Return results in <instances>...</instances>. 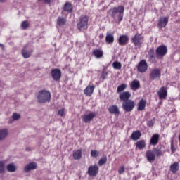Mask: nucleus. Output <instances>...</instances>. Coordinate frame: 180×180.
Wrapping results in <instances>:
<instances>
[{"mask_svg":"<svg viewBox=\"0 0 180 180\" xmlns=\"http://www.w3.org/2000/svg\"><path fill=\"white\" fill-rule=\"evenodd\" d=\"M108 13L112 19H118V23H120V22L123 20L124 6H119L117 7H113L111 9H110Z\"/></svg>","mask_w":180,"mask_h":180,"instance_id":"nucleus-1","label":"nucleus"},{"mask_svg":"<svg viewBox=\"0 0 180 180\" xmlns=\"http://www.w3.org/2000/svg\"><path fill=\"white\" fill-rule=\"evenodd\" d=\"M51 99V93L49 90L43 89L39 91L37 100L39 103H47Z\"/></svg>","mask_w":180,"mask_h":180,"instance_id":"nucleus-2","label":"nucleus"},{"mask_svg":"<svg viewBox=\"0 0 180 180\" xmlns=\"http://www.w3.org/2000/svg\"><path fill=\"white\" fill-rule=\"evenodd\" d=\"M88 16L82 15L79 18L77 22V29L79 30H85L88 29Z\"/></svg>","mask_w":180,"mask_h":180,"instance_id":"nucleus-3","label":"nucleus"},{"mask_svg":"<svg viewBox=\"0 0 180 180\" xmlns=\"http://www.w3.org/2000/svg\"><path fill=\"white\" fill-rule=\"evenodd\" d=\"M136 106V103L133 100H127L122 103V109L124 112H131Z\"/></svg>","mask_w":180,"mask_h":180,"instance_id":"nucleus-4","label":"nucleus"},{"mask_svg":"<svg viewBox=\"0 0 180 180\" xmlns=\"http://www.w3.org/2000/svg\"><path fill=\"white\" fill-rule=\"evenodd\" d=\"M161 78V70L155 68L151 70L149 75V79L150 81H155V79H160Z\"/></svg>","mask_w":180,"mask_h":180,"instance_id":"nucleus-5","label":"nucleus"},{"mask_svg":"<svg viewBox=\"0 0 180 180\" xmlns=\"http://www.w3.org/2000/svg\"><path fill=\"white\" fill-rule=\"evenodd\" d=\"M167 46H160L156 49L155 53H156V58H162L165 54H167Z\"/></svg>","mask_w":180,"mask_h":180,"instance_id":"nucleus-6","label":"nucleus"},{"mask_svg":"<svg viewBox=\"0 0 180 180\" xmlns=\"http://www.w3.org/2000/svg\"><path fill=\"white\" fill-rule=\"evenodd\" d=\"M148 68V65H147V61H146V60H141L137 66V70L141 73L146 72Z\"/></svg>","mask_w":180,"mask_h":180,"instance_id":"nucleus-7","label":"nucleus"},{"mask_svg":"<svg viewBox=\"0 0 180 180\" xmlns=\"http://www.w3.org/2000/svg\"><path fill=\"white\" fill-rule=\"evenodd\" d=\"M141 40H143V36L137 33L131 38V41L134 46H141Z\"/></svg>","mask_w":180,"mask_h":180,"instance_id":"nucleus-8","label":"nucleus"},{"mask_svg":"<svg viewBox=\"0 0 180 180\" xmlns=\"http://www.w3.org/2000/svg\"><path fill=\"white\" fill-rule=\"evenodd\" d=\"M98 172H99V167L96 165H91L88 169V174L90 176H96Z\"/></svg>","mask_w":180,"mask_h":180,"instance_id":"nucleus-9","label":"nucleus"},{"mask_svg":"<svg viewBox=\"0 0 180 180\" xmlns=\"http://www.w3.org/2000/svg\"><path fill=\"white\" fill-rule=\"evenodd\" d=\"M51 75L54 81H60L61 78V70L60 69H53L51 72Z\"/></svg>","mask_w":180,"mask_h":180,"instance_id":"nucleus-10","label":"nucleus"},{"mask_svg":"<svg viewBox=\"0 0 180 180\" xmlns=\"http://www.w3.org/2000/svg\"><path fill=\"white\" fill-rule=\"evenodd\" d=\"M96 116V114L94 112H90L87 115H84L82 116V122L84 123H90L91 120L94 119Z\"/></svg>","mask_w":180,"mask_h":180,"instance_id":"nucleus-11","label":"nucleus"},{"mask_svg":"<svg viewBox=\"0 0 180 180\" xmlns=\"http://www.w3.org/2000/svg\"><path fill=\"white\" fill-rule=\"evenodd\" d=\"M130 96H131V94L129 91H123L119 95V98L120 101H122L123 102H127V101H130Z\"/></svg>","mask_w":180,"mask_h":180,"instance_id":"nucleus-12","label":"nucleus"},{"mask_svg":"<svg viewBox=\"0 0 180 180\" xmlns=\"http://www.w3.org/2000/svg\"><path fill=\"white\" fill-rule=\"evenodd\" d=\"M108 111L111 115H115V116H119V115H120L119 107H117L116 105L110 106L108 108Z\"/></svg>","mask_w":180,"mask_h":180,"instance_id":"nucleus-13","label":"nucleus"},{"mask_svg":"<svg viewBox=\"0 0 180 180\" xmlns=\"http://www.w3.org/2000/svg\"><path fill=\"white\" fill-rule=\"evenodd\" d=\"M146 156L148 162H154L155 161V154L153 150H147Z\"/></svg>","mask_w":180,"mask_h":180,"instance_id":"nucleus-14","label":"nucleus"},{"mask_svg":"<svg viewBox=\"0 0 180 180\" xmlns=\"http://www.w3.org/2000/svg\"><path fill=\"white\" fill-rule=\"evenodd\" d=\"M37 168V163L32 162L25 165L24 167L25 172H29L30 171H33Z\"/></svg>","mask_w":180,"mask_h":180,"instance_id":"nucleus-15","label":"nucleus"},{"mask_svg":"<svg viewBox=\"0 0 180 180\" xmlns=\"http://www.w3.org/2000/svg\"><path fill=\"white\" fill-rule=\"evenodd\" d=\"M160 141V134H154L150 140V146H157L158 144V141Z\"/></svg>","mask_w":180,"mask_h":180,"instance_id":"nucleus-16","label":"nucleus"},{"mask_svg":"<svg viewBox=\"0 0 180 180\" xmlns=\"http://www.w3.org/2000/svg\"><path fill=\"white\" fill-rule=\"evenodd\" d=\"M129 42V37L127 35H121L118 39L120 46H126Z\"/></svg>","mask_w":180,"mask_h":180,"instance_id":"nucleus-17","label":"nucleus"},{"mask_svg":"<svg viewBox=\"0 0 180 180\" xmlns=\"http://www.w3.org/2000/svg\"><path fill=\"white\" fill-rule=\"evenodd\" d=\"M158 25L160 27H165L168 25V17H160Z\"/></svg>","mask_w":180,"mask_h":180,"instance_id":"nucleus-18","label":"nucleus"},{"mask_svg":"<svg viewBox=\"0 0 180 180\" xmlns=\"http://www.w3.org/2000/svg\"><path fill=\"white\" fill-rule=\"evenodd\" d=\"M167 88L164 86L160 88V91H158V96L160 99H165V98H167Z\"/></svg>","mask_w":180,"mask_h":180,"instance_id":"nucleus-19","label":"nucleus"},{"mask_svg":"<svg viewBox=\"0 0 180 180\" xmlns=\"http://www.w3.org/2000/svg\"><path fill=\"white\" fill-rule=\"evenodd\" d=\"M148 58L150 63H156L157 58L154 56V49H150L148 51Z\"/></svg>","mask_w":180,"mask_h":180,"instance_id":"nucleus-20","label":"nucleus"},{"mask_svg":"<svg viewBox=\"0 0 180 180\" xmlns=\"http://www.w3.org/2000/svg\"><path fill=\"white\" fill-rule=\"evenodd\" d=\"M170 171L172 174H176L178 171H179V163L178 162H175L174 163L170 165Z\"/></svg>","mask_w":180,"mask_h":180,"instance_id":"nucleus-21","label":"nucleus"},{"mask_svg":"<svg viewBox=\"0 0 180 180\" xmlns=\"http://www.w3.org/2000/svg\"><path fill=\"white\" fill-rule=\"evenodd\" d=\"M94 89H95V86H88L84 91V93L86 96H91L94 94Z\"/></svg>","mask_w":180,"mask_h":180,"instance_id":"nucleus-22","label":"nucleus"},{"mask_svg":"<svg viewBox=\"0 0 180 180\" xmlns=\"http://www.w3.org/2000/svg\"><path fill=\"white\" fill-rule=\"evenodd\" d=\"M141 137V132H140V131H136L131 134L130 139L134 141H137V140H139V139H140Z\"/></svg>","mask_w":180,"mask_h":180,"instance_id":"nucleus-23","label":"nucleus"},{"mask_svg":"<svg viewBox=\"0 0 180 180\" xmlns=\"http://www.w3.org/2000/svg\"><path fill=\"white\" fill-rule=\"evenodd\" d=\"M8 134L9 131H8V129H0V140H5Z\"/></svg>","mask_w":180,"mask_h":180,"instance_id":"nucleus-24","label":"nucleus"},{"mask_svg":"<svg viewBox=\"0 0 180 180\" xmlns=\"http://www.w3.org/2000/svg\"><path fill=\"white\" fill-rule=\"evenodd\" d=\"M135 144L136 149L143 150V148H146V141L144 140L138 141Z\"/></svg>","mask_w":180,"mask_h":180,"instance_id":"nucleus-25","label":"nucleus"},{"mask_svg":"<svg viewBox=\"0 0 180 180\" xmlns=\"http://www.w3.org/2000/svg\"><path fill=\"white\" fill-rule=\"evenodd\" d=\"M105 41L108 44H113V41H115V37L113 36V34L108 33L105 37Z\"/></svg>","mask_w":180,"mask_h":180,"instance_id":"nucleus-26","label":"nucleus"},{"mask_svg":"<svg viewBox=\"0 0 180 180\" xmlns=\"http://www.w3.org/2000/svg\"><path fill=\"white\" fill-rule=\"evenodd\" d=\"M63 11L65 12H68V13H71L72 12V5L70 2H66L63 7Z\"/></svg>","mask_w":180,"mask_h":180,"instance_id":"nucleus-27","label":"nucleus"},{"mask_svg":"<svg viewBox=\"0 0 180 180\" xmlns=\"http://www.w3.org/2000/svg\"><path fill=\"white\" fill-rule=\"evenodd\" d=\"M147 101L144 99H141L138 103V110H144L146 109V105Z\"/></svg>","mask_w":180,"mask_h":180,"instance_id":"nucleus-28","label":"nucleus"},{"mask_svg":"<svg viewBox=\"0 0 180 180\" xmlns=\"http://www.w3.org/2000/svg\"><path fill=\"white\" fill-rule=\"evenodd\" d=\"M93 54L94 55L96 58H102L103 57V51L100 49H96L93 51Z\"/></svg>","mask_w":180,"mask_h":180,"instance_id":"nucleus-29","label":"nucleus"},{"mask_svg":"<svg viewBox=\"0 0 180 180\" xmlns=\"http://www.w3.org/2000/svg\"><path fill=\"white\" fill-rule=\"evenodd\" d=\"M131 88L133 89V91H136V89H139L140 88V82L139 80L135 79L132 81L131 84Z\"/></svg>","mask_w":180,"mask_h":180,"instance_id":"nucleus-30","label":"nucleus"},{"mask_svg":"<svg viewBox=\"0 0 180 180\" xmlns=\"http://www.w3.org/2000/svg\"><path fill=\"white\" fill-rule=\"evenodd\" d=\"M82 157V151L79 149L73 152V158L75 160H80Z\"/></svg>","mask_w":180,"mask_h":180,"instance_id":"nucleus-31","label":"nucleus"},{"mask_svg":"<svg viewBox=\"0 0 180 180\" xmlns=\"http://www.w3.org/2000/svg\"><path fill=\"white\" fill-rule=\"evenodd\" d=\"M32 53H33V50L28 51L27 50L24 49L22 51V57H24V58H29L32 56Z\"/></svg>","mask_w":180,"mask_h":180,"instance_id":"nucleus-32","label":"nucleus"},{"mask_svg":"<svg viewBox=\"0 0 180 180\" xmlns=\"http://www.w3.org/2000/svg\"><path fill=\"white\" fill-rule=\"evenodd\" d=\"M6 169L8 172H16V166L13 163H10L7 165Z\"/></svg>","mask_w":180,"mask_h":180,"instance_id":"nucleus-33","label":"nucleus"},{"mask_svg":"<svg viewBox=\"0 0 180 180\" xmlns=\"http://www.w3.org/2000/svg\"><path fill=\"white\" fill-rule=\"evenodd\" d=\"M126 88H127V84H122L121 85L118 86V87L117 89V92L118 94L120 92H123V91H124V89H126Z\"/></svg>","mask_w":180,"mask_h":180,"instance_id":"nucleus-34","label":"nucleus"},{"mask_svg":"<svg viewBox=\"0 0 180 180\" xmlns=\"http://www.w3.org/2000/svg\"><path fill=\"white\" fill-rule=\"evenodd\" d=\"M153 153L156 157H161L162 155V152L158 148H155L153 149Z\"/></svg>","mask_w":180,"mask_h":180,"instance_id":"nucleus-35","label":"nucleus"},{"mask_svg":"<svg viewBox=\"0 0 180 180\" xmlns=\"http://www.w3.org/2000/svg\"><path fill=\"white\" fill-rule=\"evenodd\" d=\"M65 22H67V20H65V18H63V17H58V20H57V23L59 26H63V25L65 24Z\"/></svg>","mask_w":180,"mask_h":180,"instance_id":"nucleus-36","label":"nucleus"},{"mask_svg":"<svg viewBox=\"0 0 180 180\" xmlns=\"http://www.w3.org/2000/svg\"><path fill=\"white\" fill-rule=\"evenodd\" d=\"M108 161V158L106 156L101 158L98 161V165L99 167H102V165H105L106 164V162Z\"/></svg>","mask_w":180,"mask_h":180,"instance_id":"nucleus-37","label":"nucleus"},{"mask_svg":"<svg viewBox=\"0 0 180 180\" xmlns=\"http://www.w3.org/2000/svg\"><path fill=\"white\" fill-rule=\"evenodd\" d=\"M112 67L115 70H120L122 68V63L118 61L113 62Z\"/></svg>","mask_w":180,"mask_h":180,"instance_id":"nucleus-38","label":"nucleus"},{"mask_svg":"<svg viewBox=\"0 0 180 180\" xmlns=\"http://www.w3.org/2000/svg\"><path fill=\"white\" fill-rule=\"evenodd\" d=\"M5 174V162L0 161V174Z\"/></svg>","mask_w":180,"mask_h":180,"instance_id":"nucleus-39","label":"nucleus"},{"mask_svg":"<svg viewBox=\"0 0 180 180\" xmlns=\"http://www.w3.org/2000/svg\"><path fill=\"white\" fill-rule=\"evenodd\" d=\"M21 27L23 29V30H26L29 27V22L27 21H23L21 24Z\"/></svg>","mask_w":180,"mask_h":180,"instance_id":"nucleus-40","label":"nucleus"},{"mask_svg":"<svg viewBox=\"0 0 180 180\" xmlns=\"http://www.w3.org/2000/svg\"><path fill=\"white\" fill-rule=\"evenodd\" d=\"M101 78L103 79V81H105V79L108 78V71H106V69H103L101 74Z\"/></svg>","mask_w":180,"mask_h":180,"instance_id":"nucleus-41","label":"nucleus"},{"mask_svg":"<svg viewBox=\"0 0 180 180\" xmlns=\"http://www.w3.org/2000/svg\"><path fill=\"white\" fill-rule=\"evenodd\" d=\"M91 155L93 157V158H96V157L99 156V151L98 150H91Z\"/></svg>","mask_w":180,"mask_h":180,"instance_id":"nucleus-42","label":"nucleus"},{"mask_svg":"<svg viewBox=\"0 0 180 180\" xmlns=\"http://www.w3.org/2000/svg\"><path fill=\"white\" fill-rule=\"evenodd\" d=\"M12 117H13V120H19V119H20V115L16 112H13Z\"/></svg>","mask_w":180,"mask_h":180,"instance_id":"nucleus-43","label":"nucleus"},{"mask_svg":"<svg viewBox=\"0 0 180 180\" xmlns=\"http://www.w3.org/2000/svg\"><path fill=\"white\" fill-rule=\"evenodd\" d=\"M58 114L59 116H61V117L64 116V115H65V109L61 108L60 110H58Z\"/></svg>","mask_w":180,"mask_h":180,"instance_id":"nucleus-44","label":"nucleus"},{"mask_svg":"<svg viewBox=\"0 0 180 180\" xmlns=\"http://www.w3.org/2000/svg\"><path fill=\"white\" fill-rule=\"evenodd\" d=\"M147 124L149 127H153V126H154V120H151L148 121Z\"/></svg>","mask_w":180,"mask_h":180,"instance_id":"nucleus-45","label":"nucleus"},{"mask_svg":"<svg viewBox=\"0 0 180 180\" xmlns=\"http://www.w3.org/2000/svg\"><path fill=\"white\" fill-rule=\"evenodd\" d=\"M171 150L172 153H175V148H174V142L172 141L171 142Z\"/></svg>","mask_w":180,"mask_h":180,"instance_id":"nucleus-46","label":"nucleus"},{"mask_svg":"<svg viewBox=\"0 0 180 180\" xmlns=\"http://www.w3.org/2000/svg\"><path fill=\"white\" fill-rule=\"evenodd\" d=\"M119 173L120 174H124V167H121L120 169H119Z\"/></svg>","mask_w":180,"mask_h":180,"instance_id":"nucleus-47","label":"nucleus"},{"mask_svg":"<svg viewBox=\"0 0 180 180\" xmlns=\"http://www.w3.org/2000/svg\"><path fill=\"white\" fill-rule=\"evenodd\" d=\"M46 4H52L54 0H44Z\"/></svg>","mask_w":180,"mask_h":180,"instance_id":"nucleus-48","label":"nucleus"},{"mask_svg":"<svg viewBox=\"0 0 180 180\" xmlns=\"http://www.w3.org/2000/svg\"><path fill=\"white\" fill-rule=\"evenodd\" d=\"M0 47L1 48L2 50H5V46L2 44H0Z\"/></svg>","mask_w":180,"mask_h":180,"instance_id":"nucleus-49","label":"nucleus"},{"mask_svg":"<svg viewBox=\"0 0 180 180\" xmlns=\"http://www.w3.org/2000/svg\"><path fill=\"white\" fill-rule=\"evenodd\" d=\"M26 151H32V149L30 148H26Z\"/></svg>","mask_w":180,"mask_h":180,"instance_id":"nucleus-50","label":"nucleus"},{"mask_svg":"<svg viewBox=\"0 0 180 180\" xmlns=\"http://www.w3.org/2000/svg\"><path fill=\"white\" fill-rule=\"evenodd\" d=\"M4 2H6V0H0V3L4 4Z\"/></svg>","mask_w":180,"mask_h":180,"instance_id":"nucleus-51","label":"nucleus"}]
</instances>
